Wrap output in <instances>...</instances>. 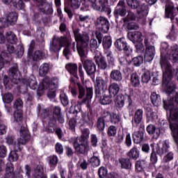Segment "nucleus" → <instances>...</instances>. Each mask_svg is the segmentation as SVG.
I'll return each mask as SVG.
<instances>
[{
	"mask_svg": "<svg viewBox=\"0 0 178 178\" xmlns=\"http://www.w3.org/2000/svg\"><path fill=\"white\" fill-rule=\"evenodd\" d=\"M74 35L76 42H78L77 51L81 58L83 67L87 74L90 76V60L87 59L88 56V36L81 35L79 31H74Z\"/></svg>",
	"mask_w": 178,
	"mask_h": 178,
	"instance_id": "f257e3e1",
	"label": "nucleus"
},
{
	"mask_svg": "<svg viewBox=\"0 0 178 178\" xmlns=\"http://www.w3.org/2000/svg\"><path fill=\"white\" fill-rule=\"evenodd\" d=\"M20 135L21 136L17 140V144L14 146L15 150L11 151L8 156V161L10 162H15L19 159V156H17V153L16 152L17 151H22L20 146L24 145L30 138V135H29V131L26 127L21 129Z\"/></svg>",
	"mask_w": 178,
	"mask_h": 178,
	"instance_id": "f03ea898",
	"label": "nucleus"
},
{
	"mask_svg": "<svg viewBox=\"0 0 178 178\" xmlns=\"http://www.w3.org/2000/svg\"><path fill=\"white\" fill-rule=\"evenodd\" d=\"M74 147L79 154H86L88 151V129H82V135L75 139Z\"/></svg>",
	"mask_w": 178,
	"mask_h": 178,
	"instance_id": "7ed1b4c3",
	"label": "nucleus"
},
{
	"mask_svg": "<svg viewBox=\"0 0 178 178\" xmlns=\"http://www.w3.org/2000/svg\"><path fill=\"white\" fill-rule=\"evenodd\" d=\"M69 45H70V42H69V39L67 38H56V36H54L50 49L51 51H53V52H59L62 47H65L63 50V54L65 56L67 57V54L70 52L69 50Z\"/></svg>",
	"mask_w": 178,
	"mask_h": 178,
	"instance_id": "20e7f679",
	"label": "nucleus"
},
{
	"mask_svg": "<svg viewBox=\"0 0 178 178\" xmlns=\"http://www.w3.org/2000/svg\"><path fill=\"white\" fill-rule=\"evenodd\" d=\"M175 103L177 106H175V102L173 100H163L164 108L165 111H170V120L169 123L172 122H178V93L175 95Z\"/></svg>",
	"mask_w": 178,
	"mask_h": 178,
	"instance_id": "39448f33",
	"label": "nucleus"
},
{
	"mask_svg": "<svg viewBox=\"0 0 178 178\" xmlns=\"http://www.w3.org/2000/svg\"><path fill=\"white\" fill-rule=\"evenodd\" d=\"M58 84V79L54 78L52 79L49 77H46L44 79L42 84L39 86V90L42 88V90H47L49 88V92L47 93V97L50 99H52L55 97H56V86Z\"/></svg>",
	"mask_w": 178,
	"mask_h": 178,
	"instance_id": "423d86ee",
	"label": "nucleus"
},
{
	"mask_svg": "<svg viewBox=\"0 0 178 178\" xmlns=\"http://www.w3.org/2000/svg\"><path fill=\"white\" fill-rule=\"evenodd\" d=\"M95 79V77L91 76V79L95 84L96 97L99 98L108 90V81L101 76H97L96 80Z\"/></svg>",
	"mask_w": 178,
	"mask_h": 178,
	"instance_id": "0eeeda50",
	"label": "nucleus"
},
{
	"mask_svg": "<svg viewBox=\"0 0 178 178\" xmlns=\"http://www.w3.org/2000/svg\"><path fill=\"white\" fill-rule=\"evenodd\" d=\"M114 45L118 51H124L127 56H130L131 49H130V46L127 45V42H126L124 38L117 39L114 43Z\"/></svg>",
	"mask_w": 178,
	"mask_h": 178,
	"instance_id": "6e6552de",
	"label": "nucleus"
},
{
	"mask_svg": "<svg viewBox=\"0 0 178 178\" xmlns=\"http://www.w3.org/2000/svg\"><path fill=\"white\" fill-rule=\"evenodd\" d=\"M16 22H17V14L16 13H9L6 19H0V29L8 27L9 24H15Z\"/></svg>",
	"mask_w": 178,
	"mask_h": 178,
	"instance_id": "1a4fd4ad",
	"label": "nucleus"
},
{
	"mask_svg": "<svg viewBox=\"0 0 178 178\" xmlns=\"http://www.w3.org/2000/svg\"><path fill=\"white\" fill-rule=\"evenodd\" d=\"M6 40H7V49L10 54H13L15 52V45L17 41V38L16 35L12 31L6 33Z\"/></svg>",
	"mask_w": 178,
	"mask_h": 178,
	"instance_id": "9d476101",
	"label": "nucleus"
},
{
	"mask_svg": "<svg viewBox=\"0 0 178 178\" xmlns=\"http://www.w3.org/2000/svg\"><path fill=\"white\" fill-rule=\"evenodd\" d=\"M14 108L17 109L14 113L15 121L22 122V119H23V111H22V108H23V101L20 99H17L15 102Z\"/></svg>",
	"mask_w": 178,
	"mask_h": 178,
	"instance_id": "9b49d317",
	"label": "nucleus"
},
{
	"mask_svg": "<svg viewBox=\"0 0 178 178\" xmlns=\"http://www.w3.org/2000/svg\"><path fill=\"white\" fill-rule=\"evenodd\" d=\"M95 24L102 31V33H108V31H109V21L104 17H99L97 18Z\"/></svg>",
	"mask_w": 178,
	"mask_h": 178,
	"instance_id": "f8f14e48",
	"label": "nucleus"
},
{
	"mask_svg": "<svg viewBox=\"0 0 178 178\" xmlns=\"http://www.w3.org/2000/svg\"><path fill=\"white\" fill-rule=\"evenodd\" d=\"M93 58L99 69L105 70L108 67L106 60H105V57L101 55V52L99 51H95V56Z\"/></svg>",
	"mask_w": 178,
	"mask_h": 178,
	"instance_id": "ddd939ff",
	"label": "nucleus"
},
{
	"mask_svg": "<svg viewBox=\"0 0 178 178\" xmlns=\"http://www.w3.org/2000/svg\"><path fill=\"white\" fill-rule=\"evenodd\" d=\"M8 74L10 79L14 84H17L19 81H20L22 74L17 69V64H15L14 66L10 69Z\"/></svg>",
	"mask_w": 178,
	"mask_h": 178,
	"instance_id": "4468645a",
	"label": "nucleus"
},
{
	"mask_svg": "<svg viewBox=\"0 0 178 178\" xmlns=\"http://www.w3.org/2000/svg\"><path fill=\"white\" fill-rule=\"evenodd\" d=\"M144 124L139 125L138 131L132 134L133 141L135 144H141L144 141Z\"/></svg>",
	"mask_w": 178,
	"mask_h": 178,
	"instance_id": "2eb2a0df",
	"label": "nucleus"
},
{
	"mask_svg": "<svg viewBox=\"0 0 178 178\" xmlns=\"http://www.w3.org/2000/svg\"><path fill=\"white\" fill-rule=\"evenodd\" d=\"M138 15V22L145 23L147 15H148V6L146 4H141L136 8Z\"/></svg>",
	"mask_w": 178,
	"mask_h": 178,
	"instance_id": "dca6fc26",
	"label": "nucleus"
},
{
	"mask_svg": "<svg viewBox=\"0 0 178 178\" xmlns=\"http://www.w3.org/2000/svg\"><path fill=\"white\" fill-rule=\"evenodd\" d=\"M127 38L129 41H131L134 44L141 42V41H143V33L140 31L128 32Z\"/></svg>",
	"mask_w": 178,
	"mask_h": 178,
	"instance_id": "f3484780",
	"label": "nucleus"
},
{
	"mask_svg": "<svg viewBox=\"0 0 178 178\" xmlns=\"http://www.w3.org/2000/svg\"><path fill=\"white\" fill-rule=\"evenodd\" d=\"M146 131L149 136H153L154 140H157L161 136V129L156 128L154 124H149L146 128Z\"/></svg>",
	"mask_w": 178,
	"mask_h": 178,
	"instance_id": "a211bd4d",
	"label": "nucleus"
},
{
	"mask_svg": "<svg viewBox=\"0 0 178 178\" xmlns=\"http://www.w3.org/2000/svg\"><path fill=\"white\" fill-rule=\"evenodd\" d=\"M113 13L115 17H118V16H126L127 10H126V6L123 4V1H119Z\"/></svg>",
	"mask_w": 178,
	"mask_h": 178,
	"instance_id": "6ab92c4d",
	"label": "nucleus"
},
{
	"mask_svg": "<svg viewBox=\"0 0 178 178\" xmlns=\"http://www.w3.org/2000/svg\"><path fill=\"white\" fill-rule=\"evenodd\" d=\"M155 56V47L154 46H149L146 47L145 54L144 56L145 62H152Z\"/></svg>",
	"mask_w": 178,
	"mask_h": 178,
	"instance_id": "aec40b11",
	"label": "nucleus"
},
{
	"mask_svg": "<svg viewBox=\"0 0 178 178\" xmlns=\"http://www.w3.org/2000/svg\"><path fill=\"white\" fill-rule=\"evenodd\" d=\"M144 116V111L143 108H138L135 111L132 122L136 125L141 124L143 117Z\"/></svg>",
	"mask_w": 178,
	"mask_h": 178,
	"instance_id": "412c9836",
	"label": "nucleus"
},
{
	"mask_svg": "<svg viewBox=\"0 0 178 178\" xmlns=\"http://www.w3.org/2000/svg\"><path fill=\"white\" fill-rule=\"evenodd\" d=\"M119 91H120L119 83L116 82L110 83L108 86V92L111 97H116V95L119 94Z\"/></svg>",
	"mask_w": 178,
	"mask_h": 178,
	"instance_id": "4be33fe9",
	"label": "nucleus"
},
{
	"mask_svg": "<svg viewBox=\"0 0 178 178\" xmlns=\"http://www.w3.org/2000/svg\"><path fill=\"white\" fill-rule=\"evenodd\" d=\"M110 77L111 80L118 83H120L123 80V75L119 70H113L110 74Z\"/></svg>",
	"mask_w": 178,
	"mask_h": 178,
	"instance_id": "5701e85b",
	"label": "nucleus"
},
{
	"mask_svg": "<svg viewBox=\"0 0 178 178\" xmlns=\"http://www.w3.org/2000/svg\"><path fill=\"white\" fill-rule=\"evenodd\" d=\"M6 5H9V3H13V6L20 10L24 7V3L22 0H1Z\"/></svg>",
	"mask_w": 178,
	"mask_h": 178,
	"instance_id": "b1692460",
	"label": "nucleus"
},
{
	"mask_svg": "<svg viewBox=\"0 0 178 178\" xmlns=\"http://www.w3.org/2000/svg\"><path fill=\"white\" fill-rule=\"evenodd\" d=\"M169 148H170V146L169 145V142L168 140L164 142L162 148L159 147L158 143L156 145V151L159 155H163V154L169 152Z\"/></svg>",
	"mask_w": 178,
	"mask_h": 178,
	"instance_id": "393cba45",
	"label": "nucleus"
},
{
	"mask_svg": "<svg viewBox=\"0 0 178 178\" xmlns=\"http://www.w3.org/2000/svg\"><path fill=\"white\" fill-rule=\"evenodd\" d=\"M165 17L169 19L170 18L171 21L175 20V16H176V14H175V7L172 5H167L165 6Z\"/></svg>",
	"mask_w": 178,
	"mask_h": 178,
	"instance_id": "a878e982",
	"label": "nucleus"
},
{
	"mask_svg": "<svg viewBox=\"0 0 178 178\" xmlns=\"http://www.w3.org/2000/svg\"><path fill=\"white\" fill-rule=\"evenodd\" d=\"M148 166V162L145 160H138L136 161L135 169L136 172H144V169Z\"/></svg>",
	"mask_w": 178,
	"mask_h": 178,
	"instance_id": "bb28decb",
	"label": "nucleus"
},
{
	"mask_svg": "<svg viewBox=\"0 0 178 178\" xmlns=\"http://www.w3.org/2000/svg\"><path fill=\"white\" fill-rule=\"evenodd\" d=\"M24 83L26 84V87L31 88V90L37 88V79L33 75L27 81L24 80Z\"/></svg>",
	"mask_w": 178,
	"mask_h": 178,
	"instance_id": "cd10ccee",
	"label": "nucleus"
},
{
	"mask_svg": "<svg viewBox=\"0 0 178 178\" xmlns=\"http://www.w3.org/2000/svg\"><path fill=\"white\" fill-rule=\"evenodd\" d=\"M127 155L130 159H134V161H136V159H138L140 158V151H138V149H137V147H134L129 150Z\"/></svg>",
	"mask_w": 178,
	"mask_h": 178,
	"instance_id": "c85d7f7f",
	"label": "nucleus"
},
{
	"mask_svg": "<svg viewBox=\"0 0 178 178\" xmlns=\"http://www.w3.org/2000/svg\"><path fill=\"white\" fill-rule=\"evenodd\" d=\"M170 60L172 63H176L178 61V46L175 45L172 47L171 53L170 54Z\"/></svg>",
	"mask_w": 178,
	"mask_h": 178,
	"instance_id": "c756f323",
	"label": "nucleus"
},
{
	"mask_svg": "<svg viewBox=\"0 0 178 178\" xmlns=\"http://www.w3.org/2000/svg\"><path fill=\"white\" fill-rule=\"evenodd\" d=\"M65 69L70 73V74H72L74 77L77 76V65L76 64H72L69 63L67 64L65 66Z\"/></svg>",
	"mask_w": 178,
	"mask_h": 178,
	"instance_id": "7c9ffc66",
	"label": "nucleus"
},
{
	"mask_svg": "<svg viewBox=\"0 0 178 178\" xmlns=\"http://www.w3.org/2000/svg\"><path fill=\"white\" fill-rule=\"evenodd\" d=\"M119 162L122 169H131V161L129 159H121L119 160Z\"/></svg>",
	"mask_w": 178,
	"mask_h": 178,
	"instance_id": "2f4dec72",
	"label": "nucleus"
},
{
	"mask_svg": "<svg viewBox=\"0 0 178 178\" xmlns=\"http://www.w3.org/2000/svg\"><path fill=\"white\" fill-rule=\"evenodd\" d=\"M102 45L104 49H109L112 47V38L111 36H104L102 40Z\"/></svg>",
	"mask_w": 178,
	"mask_h": 178,
	"instance_id": "473e14b6",
	"label": "nucleus"
},
{
	"mask_svg": "<svg viewBox=\"0 0 178 178\" xmlns=\"http://www.w3.org/2000/svg\"><path fill=\"white\" fill-rule=\"evenodd\" d=\"M150 99L152 101V104L154 105V106H158L161 102V96L156 92H153L151 94Z\"/></svg>",
	"mask_w": 178,
	"mask_h": 178,
	"instance_id": "72a5a7b5",
	"label": "nucleus"
},
{
	"mask_svg": "<svg viewBox=\"0 0 178 178\" xmlns=\"http://www.w3.org/2000/svg\"><path fill=\"white\" fill-rule=\"evenodd\" d=\"M131 83L132 87H138L140 86V78L137 73H133L131 75Z\"/></svg>",
	"mask_w": 178,
	"mask_h": 178,
	"instance_id": "f704fd0d",
	"label": "nucleus"
},
{
	"mask_svg": "<svg viewBox=\"0 0 178 178\" xmlns=\"http://www.w3.org/2000/svg\"><path fill=\"white\" fill-rule=\"evenodd\" d=\"M35 178H47V176L44 175V168L41 165H38L35 170Z\"/></svg>",
	"mask_w": 178,
	"mask_h": 178,
	"instance_id": "c9c22d12",
	"label": "nucleus"
},
{
	"mask_svg": "<svg viewBox=\"0 0 178 178\" xmlns=\"http://www.w3.org/2000/svg\"><path fill=\"white\" fill-rule=\"evenodd\" d=\"M115 106L116 108H119L120 109L124 106V95H119L118 96V98L115 101Z\"/></svg>",
	"mask_w": 178,
	"mask_h": 178,
	"instance_id": "e433bc0d",
	"label": "nucleus"
},
{
	"mask_svg": "<svg viewBox=\"0 0 178 178\" xmlns=\"http://www.w3.org/2000/svg\"><path fill=\"white\" fill-rule=\"evenodd\" d=\"M151 80V72L148 70H145L142 74V82L147 83Z\"/></svg>",
	"mask_w": 178,
	"mask_h": 178,
	"instance_id": "4c0bfd02",
	"label": "nucleus"
},
{
	"mask_svg": "<svg viewBox=\"0 0 178 178\" xmlns=\"http://www.w3.org/2000/svg\"><path fill=\"white\" fill-rule=\"evenodd\" d=\"M49 72V64L44 63L42 66H40L39 70V74L40 76H45Z\"/></svg>",
	"mask_w": 178,
	"mask_h": 178,
	"instance_id": "58836bf2",
	"label": "nucleus"
},
{
	"mask_svg": "<svg viewBox=\"0 0 178 178\" xmlns=\"http://www.w3.org/2000/svg\"><path fill=\"white\" fill-rule=\"evenodd\" d=\"M112 113H111V112L106 111V110H104L102 113H101V116L99 117L100 119H102L103 120H104V122H109L111 120V115Z\"/></svg>",
	"mask_w": 178,
	"mask_h": 178,
	"instance_id": "ea45409f",
	"label": "nucleus"
},
{
	"mask_svg": "<svg viewBox=\"0 0 178 178\" xmlns=\"http://www.w3.org/2000/svg\"><path fill=\"white\" fill-rule=\"evenodd\" d=\"M112 102V96H103L101 95L100 97V104L102 105H109Z\"/></svg>",
	"mask_w": 178,
	"mask_h": 178,
	"instance_id": "a19ab883",
	"label": "nucleus"
},
{
	"mask_svg": "<svg viewBox=\"0 0 178 178\" xmlns=\"http://www.w3.org/2000/svg\"><path fill=\"white\" fill-rule=\"evenodd\" d=\"M90 51L92 52L93 56H95V52L98 51L97 49L98 48V42H97V40L92 39L90 41Z\"/></svg>",
	"mask_w": 178,
	"mask_h": 178,
	"instance_id": "79ce46f5",
	"label": "nucleus"
},
{
	"mask_svg": "<svg viewBox=\"0 0 178 178\" xmlns=\"http://www.w3.org/2000/svg\"><path fill=\"white\" fill-rule=\"evenodd\" d=\"M127 108L129 111H134V102H133V98L131 95H127Z\"/></svg>",
	"mask_w": 178,
	"mask_h": 178,
	"instance_id": "37998d69",
	"label": "nucleus"
},
{
	"mask_svg": "<svg viewBox=\"0 0 178 178\" xmlns=\"http://www.w3.org/2000/svg\"><path fill=\"white\" fill-rule=\"evenodd\" d=\"M127 3L131 9H137L140 6V1L138 0H127Z\"/></svg>",
	"mask_w": 178,
	"mask_h": 178,
	"instance_id": "c03bdc74",
	"label": "nucleus"
},
{
	"mask_svg": "<svg viewBox=\"0 0 178 178\" xmlns=\"http://www.w3.org/2000/svg\"><path fill=\"white\" fill-rule=\"evenodd\" d=\"M143 62H144V57L143 56H138L132 59L131 63L134 66H140V65L143 64Z\"/></svg>",
	"mask_w": 178,
	"mask_h": 178,
	"instance_id": "a18cd8bd",
	"label": "nucleus"
},
{
	"mask_svg": "<svg viewBox=\"0 0 178 178\" xmlns=\"http://www.w3.org/2000/svg\"><path fill=\"white\" fill-rule=\"evenodd\" d=\"M110 122L113 124H118L120 122V116L115 113H112L110 117Z\"/></svg>",
	"mask_w": 178,
	"mask_h": 178,
	"instance_id": "49530a36",
	"label": "nucleus"
},
{
	"mask_svg": "<svg viewBox=\"0 0 178 178\" xmlns=\"http://www.w3.org/2000/svg\"><path fill=\"white\" fill-rule=\"evenodd\" d=\"M105 123L107 122L99 117L97 122V127L99 131H104L105 130Z\"/></svg>",
	"mask_w": 178,
	"mask_h": 178,
	"instance_id": "de8ad7c7",
	"label": "nucleus"
},
{
	"mask_svg": "<svg viewBox=\"0 0 178 178\" xmlns=\"http://www.w3.org/2000/svg\"><path fill=\"white\" fill-rule=\"evenodd\" d=\"M98 175L99 178H105L108 176V170L106 168L102 166L99 168Z\"/></svg>",
	"mask_w": 178,
	"mask_h": 178,
	"instance_id": "09e8293b",
	"label": "nucleus"
},
{
	"mask_svg": "<svg viewBox=\"0 0 178 178\" xmlns=\"http://www.w3.org/2000/svg\"><path fill=\"white\" fill-rule=\"evenodd\" d=\"M157 152H155V149L152 148V152L150 154V162L152 165H155L158 162V156L156 155Z\"/></svg>",
	"mask_w": 178,
	"mask_h": 178,
	"instance_id": "8fccbe9b",
	"label": "nucleus"
},
{
	"mask_svg": "<svg viewBox=\"0 0 178 178\" xmlns=\"http://www.w3.org/2000/svg\"><path fill=\"white\" fill-rule=\"evenodd\" d=\"M71 6L72 9H79L80 8V1L79 0H66Z\"/></svg>",
	"mask_w": 178,
	"mask_h": 178,
	"instance_id": "3c124183",
	"label": "nucleus"
},
{
	"mask_svg": "<svg viewBox=\"0 0 178 178\" xmlns=\"http://www.w3.org/2000/svg\"><path fill=\"white\" fill-rule=\"evenodd\" d=\"M99 2L102 6V12H106L107 15H111V12H112V10L108 6H106V3L102 2V0H100Z\"/></svg>",
	"mask_w": 178,
	"mask_h": 178,
	"instance_id": "603ef678",
	"label": "nucleus"
},
{
	"mask_svg": "<svg viewBox=\"0 0 178 178\" xmlns=\"http://www.w3.org/2000/svg\"><path fill=\"white\" fill-rule=\"evenodd\" d=\"M60 98L61 103L64 106H66L69 104V99H67V96H66V94H65L64 92H61L60 95Z\"/></svg>",
	"mask_w": 178,
	"mask_h": 178,
	"instance_id": "864d4df0",
	"label": "nucleus"
},
{
	"mask_svg": "<svg viewBox=\"0 0 178 178\" xmlns=\"http://www.w3.org/2000/svg\"><path fill=\"white\" fill-rule=\"evenodd\" d=\"M168 37L172 41H175V40L177 38V33H176V31H175V25L172 26V29L168 35Z\"/></svg>",
	"mask_w": 178,
	"mask_h": 178,
	"instance_id": "5fc2aeb1",
	"label": "nucleus"
},
{
	"mask_svg": "<svg viewBox=\"0 0 178 178\" xmlns=\"http://www.w3.org/2000/svg\"><path fill=\"white\" fill-rule=\"evenodd\" d=\"M90 163L91 166H99V163L101 162L99 161V159L97 156H93L90 158Z\"/></svg>",
	"mask_w": 178,
	"mask_h": 178,
	"instance_id": "6e6d98bb",
	"label": "nucleus"
},
{
	"mask_svg": "<svg viewBox=\"0 0 178 178\" xmlns=\"http://www.w3.org/2000/svg\"><path fill=\"white\" fill-rule=\"evenodd\" d=\"M90 144L92 147H97L98 145V137H97V135H90Z\"/></svg>",
	"mask_w": 178,
	"mask_h": 178,
	"instance_id": "4d7b16f0",
	"label": "nucleus"
},
{
	"mask_svg": "<svg viewBox=\"0 0 178 178\" xmlns=\"http://www.w3.org/2000/svg\"><path fill=\"white\" fill-rule=\"evenodd\" d=\"M3 101L6 104H10L13 101V95L10 93H6L3 96Z\"/></svg>",
	"mask_w": 178,
	"mask_h": 178,
	"instance_id": "13d9d810",
	"label": "nucleus"
},
{
	"mask_svg": "<svg viewBox=\"0 0 178 178\" xmlns=\"http://www.w3.org/2000/svg\"><path fill=\"white\" fill-rule=\"evenodd\" d=\"M116 127L115 126H110L108 127L107 134L109 136V137H113L116 135Z\"/></svg>",
	"mask_w": 178,
	"mask_h": 178,
	"instance_id": "bf43d9fd",
	"label": "nucleus"
},
{
	"mask_svg": "<svg viewBox=\"0 0 178 178\" xmlns=\"http://www.w3.org/2000/svg\"><path fill=\"white\" fill-rule=\"evenodd\" d=\"M44 56V54L41 51H36L33 56V60H40V59H42V57Z\"/></svg>",
	"mask_w": 178,
	"mask_h": 178,
	"instance_id": "052dcab7",
	"label": "nucleus"
},
{
	"mask_svg": "<svg viewBox=\"0 0 178 178\" xmlns=\"http://www.w3.org/2000/svg\"><path fill=\"white\" fill-rule=\"evenodd\" d=\"M90 76L91 77H95L94 75V73L97 72V67L95 66V64L92 63V61L90 62Z\"/></svg>",
	"mask_w": 178,
	"mask_h": 178,
	"instance_id": "680f3d73",
	"label": "nucleus"
},
{
	"mask_svg": "<svg viewBox=\"0 0 178 178\" xmlns=\"http://www.w3.org/2000/svg\"><path fill=\"white\" fill-rule=\"evenodd\" d=\"M107 60L109 63V65H111V66H113L115 65V58H113V55H112V51H108L107 53Z\"/></svg>",
	"mask_w": 178,
	"mask_h": 178,
	"instance_id": "e2e57ef3",
	"label": "nucleus"
},
{
	"mask_svg": "<svg viewBox=\"0 0 178 178\" xmlns=\"http://www.w3.org/2000/svg\"><path fill=\"white\" fill-rule=\"evenodd\" d=\"M129 20H136V14L131 11H128V15L127 17L124 19V22L126 23V22H129Z\"/></svg>",
	"mask_w": 178,
	"mask_h": 178,
	"instance_id": "0e129e2a",
	"label": "nucleus"
},
{
	"mask_svg": "<svg viewBox=\"0 0 178 178\" xmlns=\"http://www.w3.org/2000/svg\"><path fill=\"white\" fill-rule=\"evenodd\" d=\"M123 140H124V134H123V133H118V136L115 137V143L120 144V143H123Z\"/></svg>",
	"mask_w": 178,
	"mask_h": 178,
	"instance_id": "69168bd1",
	"label": "nucleus"
},
{
	"mask_svg": "<svg viewBox=\"0 0 178 178\" xmlns=\"http://www.w3.org/2000/svg\"><path fill=\"white\" fill-rule=\"evenodd\" d=\"M140 26H138V24L135 22H129L127 24L128 30H138Z\"/></svg>",
	"mask_w": 178,
	"mask_h": 178,
	"instance_id": "338daca9",
	"label": "nucleus"
},
{
	"mask_svg": "<svg viewBox=\"0 0 178 178\" xmlns=\"http://www.w3.org/2000/svg\"><path fill=\"white\" fill-rule=\"evenodd\" d=\"M135 45V47L136 48V51H137V52L140 54V52H143L145 49L144 44H143V43H141V42H138Z\"/></svg>",
	"mask_w": 178,
	"mask_h": 178,
	"instance_id": "774afa93",
	"label": "nucleus"
}]
</instances>
